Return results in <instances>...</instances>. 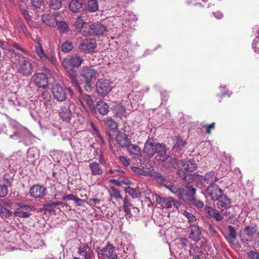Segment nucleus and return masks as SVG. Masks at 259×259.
<instances>
[{
    "label": "nucleus",
    "mask_w": 259,
    "mask_h": 259,
    "mask_svg": "<svg viewBox=\"0 0 259 259\" xmlns=\"http://www.w3.org/2000/svg\"><path fill=\"white\" fill-rule=\"evenodd\" d=\"M49 6L54 10H58L62 6V1L61 0H50Z\"/></svg>",
    "instance_id": "obj_49"
},
{
    "label": "nucleus",
    "mask_w": 259,
    "mask_h": 259,
    "mask_svg": "<svg viewBox=\"0 0 259 259\" xmlns=\"http://www.w3.org/2000/svg\"><path fill=\"white\" fill-rule=\"evenodd\" d=\"M252 47L255 52L259 53V37L254 39L252 42Z\"/></svg>",
    "instance_id": "obj_63"
},
{
    "label": "nucleus",
    "mask_w": 259,
    "mask_h": 259,
    "mask_svg": "<svg viewBox=\"0 0 259 259\" xmlns=\"http://www.w3.org/2000/svg\"><path fill=\"white\" fill-rule=\"evenodd\" d=\"M200 252V248L199 247L196 245L194 244H190V248L189 250V254L190 255H193L194 256L195 255V253H199Z\"/></svg>",
    "instance_id": "obj_53"
},
{
    "label": "nucleus",
    "mask_w": 259,
    "mask_h": 259,
    "mask_svg": "<svg viewBox=\"0 0 259 259\" xmlns=\"http://www.w3.org/2000/svg\"><path fill=\"white\" fill-rule=\"evenodd\" d=\"M91 252H92V250L87 244H82L78 248V253L81 255H84V254Z\"/></svg>",
    "instance_id": "obj_44"
},
{
    "label": "nucleus",
    "mask_w": 259,
    "mask_h": 259,
    "mask_svg": "<svg viewBox=\"0 0 259 259\" xmlns=\"http://www.w3.org/2000/svg\"><path fill=\"white\" fill-rule=\"evenodd\" d=\"M198 179L202 183H206V184H209V185L212 184L215 185V183L219 180L215 173L212 171L208 172L204 176H199Z\"/></svg>",
    "instance_id": "obj_19"
},
{
    "label": "nucleus",
    "mask_w": 259,
    "mask_h": 259,
    "mask_svg": "<svg viewBox=\"0 0 259 259\" xmlns=\"http://www.w3.org/2000/svg\"><path fill=\"white\" fill-rule=\"evenodd\" d=\"M64 203L61 201L50 202L44 204V207L46 209L51 210L52 208H54L57 206L62 205Z\"/></svg>",
    "instance_id": "obj_51"
},
{
    "label": "nucleus",
    "mask_w": 259,
    "mask_h": 259,
    "mask_svg": "<svg viewBox=\"0 0 259 259\" xmlns=\"http://www.w3.org/2000/svg\"><path fill=\"white\" fill-rule=\"evenodd\" d=\"M73 48V45L71 41H65L61 46V50L64 53H68Z\"/></svg>",
    "instance_id": "obj_42"
},
{
    "label": "nucleus",
    "mask_w": 259,
    "mask_h": 259,
    "mask_svg": "<svg viewBox=\"0 0 259 259\" xmlns=\"http://www.w3.org/2000/svg\"><path fill=\"white\" fill-rule=\"evenodd\" d=\"M247 257L250 259H259V254L253 250L249 251L247 253Z\"/></svg>",
    "instance_id": "obj_61"
},
{
    "label": "nucleus",
    "mask_w": 259,
    "mask_h": 259,
    "mask_svg": "<svg viewBox=\"0 0 259 259\" xmlns=\"http://www.w3.org/2000/svg\"><path fill=\"white\" fill-rule=\"evenodd\" d=\"M55 27H57V29L61 34L68 33L70 31L68 24L63 21H58Z\"/></svg>",
    "instance_id": "obj_27"
},
{
    "label": "nucleus",
    "mask_w": 259,
    "mask_h": 259,
    "mask_svg": "<svg viewBox=\"0 0 259 259\" xmlns=\"http://www.w3.org/2000/svg\"><path fill=\"white\" fill-rule=\"evenodd\" d=\"M87 9L91 12H96L98 9V5L96 0H88Z\"/></svg>",
    "instance_id": "obj_40"
},
{
    "label": "nucleus",
    "mask_w": 259,
    "mask_h": 259,
    "mask_svg": "<svg viewBox=\"0 0 259 259\" xmlns=\"http://www.w3.org/2000/svg\"><path fill=\"white\" fill-rule=\"evenodd\" d=\"M60 118L66 122H69L72 118V112L67 106H62L58 110Z\"/></svg>",
    "instance_id": "obj_21"
},
{
    "label": "nucleus",
    "mask_w": 259,
    "mask_h": 259,
    "mask_svg": "<svg viewBox=\"0 0 259 259\" xmlns=\"http://www.w3.org/2000/svg\"><path fill=\"white\" fill-rule=\"evenodd\" d=\"M47 193V190L44 186L37 184L30 187L29 190L30 195L35 199L43 198Z\"/></svg>",
    "instance_id": "obj_13"
},
{
    "label": "nucleus",
    "mask_w": 259,
    "mask_h": 259,
    "mask_svg": "<svg viewBox=\"0 0 259 259\" xmlns=\"http://www.w3.org/2000/svg\"><path fill=\"white\" fill-rule=\"evenodd\" d=\"M115 111L116 115L120 118H121L122 117L126 116L125 108L122 105L120 104L116 105L115 107Z\"/></svg>",
    "instance_id": "obj_46"
},
{
    "label": "nucleus",
    "mask_w": 259,
    "mask_h": 259,
    "mask_svg": "<svg viewBox=\"0 0 259 259\" xmlns=\"http://www.w3.org/2000/svg\"><path fill=\"white\" fill-rule=\"evenodd\" d=\"M183 166L187 171H193L197 167V164L194 160H184L183 161Z\"/></svg>",
    "instance_id": "obj_28"
},
{
    "label": "nucleus",
    "mask_w": 259,
    "mask_h": 259,
    "mask_svg": "<svg viewBox=\"0 0 259 259\" xmlns=\"http://www.w3.org/2000/svg\"><path fill=\"white\" fill-rule=\"evenodd\" d=\"M67 69L68 75L71 80L72 85L75 87L77 90H80L79 82L77 79V73L76 70L72 67L66 68Z\"/></svg>",
    "instance_id": "obj_22"
},
{
    "label": "nucleus",
    "mask_w": 259,
    "mask_h": 259,
    "mask_svg": "<svg viewBox=\"0 0 259 259\" xmlns=\"http://www.w3.org/2000/svg\"><path fill=\"white\" fill-rule=\"evenodd\" d=\"M35 51L40 59L44 61L47 60L48 56H47V55L45 53L44 50L40 44H38V45L35 47Z\"/></svg>",
    "instance_id": "obj_45"
},
{
    "label": "nucleus",
    "mask_w": 259,
    "mask_h": 259,
    "mask_svg": "<svg viewBox=\"0 0 259 259\" xmlns=\"http://www.w3.org/2000/svg\"><path fill=\"white\" fill-rule=\"evenodd\" d=\"M92 25V23L85 22L80 29V32L85 35H91V31H93Z\"/></svg>",
    "instance_id": "obj_37"
},
{
    "label": "nucleus",
    "mask_w": 259,
    "mask_h": 259,
    "mask_svg": "<svg viewBox=\"0 0 259 259\" xmlns=\"http://www.w3.org/2000/svg\"><path fill=\"white\" fill-rule=\"evenodd\" d=\"M155 200L156 202L160 204L162 207L169 208L172 206L178 207L179 203L178 201L175 200L171 197H163L160 195H155Z\"/></svg>",
    "instance_id": "obj_11"
},
{
    "label": "nucleus",
    "mask_w": 259,
    "mask_h": 259,
    "mask_svg": "<svg viewBox=\"0 0 259 259\" xmlns=\"http://www.w3.org/2000/svg\"><path fill=\"white\" fill-rule=\"evenodd\" d=\"M32 81L39 88L45 89L48 85L47 76L44 73H37L33 76Z\"/></svg>",
    "instance_id": "obj_12"
},
{
    "label": "nucleus",
    "mask_w": 259,
    "mask_h": 259,
    "mask_svg": "<svg viewBox=\"0 0 259 259\" xmlns=\"http://www.w3.org/2000/svg\"><path fill=\"white\" fill-rule=\"evenodd\" d=\"M205 210L211 217L214 218L217 221H221L223 218V216L217 210L211 206H206Z\"/></svg>",
    "instance_id": "obj_26"
},
{
    "label": "nucleus",
    "mask_w": 259,
    "mask_h": 259,
    "mask_svg": "<svg viewBox=\"0 0 259 259\" xmlns=\"http://www.w3.org/2000/svg\"><path fill=\"white\" fill-rule=\"evenodd\" d=\"M52 92L54 98L58 101L62 102L66 98L65 91L59 85H54L52 88Z\"/></svg>",
    "instance_id": "obj_16"
},
{
    "label": "nucleus",
    "mask_w": 259,
    "mask_h": 259,
    "mask_svg": "<svg viewBox=\"0 0 259 259\" xmlns=\"http://www.w3.org/2000/svg\"><path fill=\"white\" fill-rule=\"evenodd\" d=\"M85 22L84 21V16L81 15L76 18L73 23V25L76 28L80 30Z\"/></svg>",
    "instance_id": "obj_48"
},
{
    "label": "nucleus",
    "mask_w": 259,
    "mask_h": 259,
    "mask_svg": "<svg viewBox=\"0 0 259 259\" xmlns=\"http://www.w3.org/2000/svg\"><path fill=\"white\" fill-rule=\"evenodd\" d=\"M107 104L103 100H99L97 103V108L101 114H107L109 112Z\"/></svg>",
    "instance_id": "obj_31"
},
{
    "label": "nucleus",
    "mask_w": 259,
    "mask_h": 259,
    "mask_svg": "<svg viewBox=\"0 0 259 259\" xmlns=\"http://www.w3.org/2000/svg\"><path fill=\"white\" fill-rule=\"evenodd\" d=\"M206 193L213 200H215L223 194V190L216 184L207 187Z\"/></svg>",
    "instance_id": "obj_14"
},
{
    "label": "nucleus",
    "mask_w": 259,
    "mask_h": 259,
    "mask_svg": "<svg viewBox=\"0 0 259 259\" xmlns=\"http://www.w3.org/2000/svg\"><path fill=\"white\" fill-rule=\"evenodd\" d=\"M189 237L193 241L197 242L200 240L201 232L198 226L190 225L189 227Z\"/></svg>",
    "instance_id": "obj_20"
},
{
    "label": "nucleus",
    "mask_w": 259,
    "mask_h": 259,
    "mask_svg": "<svg viewBox=\"0 0 259 259\" xmlns=\"http://www.w3.org/2000/svg\"><path fill=\"white\" fill-rule=\"evenodd\" d=\"M182 213L188 220L189 222L193 223L196 221V219L192 213H190L187 210H184Z\"/></svg>",
    "instance_id": "obj_55"
},
{
    "label": "nucleus",
    "mask_w": 259,
    "mask_h": 259,
    "mask_svg": "<svg viewBox=\"0 0 259 259\" xmlns=\"http://www.w3.org/2000/svg\"><path fill=\"white\" fill-rule=\"evenodd\" d=\"M82 7V3L79 0H72L69 5L71 11L74 13L78 12Z\"/></svg>",
    "instance_id": "obj_36"
},
{
    "label": "nucleus",
    "mask_w": 259,
    "mask_h": 259,
    "mask_svg": "<svg viewBox=\"0 0 259 259\" xmlns=\"http://www.w3.org/2000/svg\"><path fill=\"white\" fill-rule=\"evenodd\" d=\"M187 189L188 193L185 190L184 197L182 198L184 201L187 202L191 199V197L194 198V195L196 193V189L192 186H188Z\"/></svg>",
    "instance_id": "obj_35"
},
{
    "label": "nucleus",
    "mask_w": 259,
    "mask_h": 259,
    "mask_svg": "<svg viewBox=\"0 0 259 259\" xmlns=\"http://www.w3.org/2000/svg\"><path fill=\"white\" fill-rule=\"evenodd\" d=\"M191 198V199L189 201H187V202L191 203L198 207V208H202L204 206V204L202 201L199 200H197L195 197Z\"/></svg>",
    "instance_id": "obj_54"
},
{
    "label": "nucleus",
    "mask_w": 259,
    "mask_h": 259,
    "mask_svg": "<svg viewBox=\"0 0 259 259\" xmlns=\"http://www.w3.org/2000/svg\"><path fill=\"white\" fill-rule=\"evenodd\" d=\"M79 95L78 96L79 100L81 105L84 107L85 104L88 105L90 108L93 109L94 108V102L91 96L86 93H83L81 89L77 90Z\"/></svg>",
    "instance_id": "obj_18"
},
{
    "label": "nucleus",
    "mask_w": 259,
    "mask_h": 259,
    "mask_svg": "<svg viewBox=\"0 0 259 259\" xmlns=\"http://www.w3.org/2000/svg\"><path fill=\"white\" fill-rule=\"evenodd\" d=\"M215 201H218L217 207L222 211L227 210L231 206V201L230 199L224 194Z\"/></svg>",
    "instance_id": "obj_17"
},
{
    "label": "nucleus",
    "mask_w": 259,
    "mask_h": 259,
    "mask_svg": "<svg viewBox=\"0 0 259 259\" xmlns=\"http://www.w3.org/2000/svg\"><path fill=\"white\" fill-rule=\"evenodd\" d=\"M185 144V142L182 139H178L177 142L175 146V149H177V150L181 149Z\"/></svg>",
    "instance_id": "obj_60"
},
{
    "label": "nucleus",
    "mask_w": 259,
    "mask_h": 259,
    "mask_svg": "<svg viewBox=\"0 0 259 259\" xmlns=\"http://www.w3.org/2000/svg\"><path fill=\"white\" fill-rule=\"evenodd\" d=\"M162 161H163V166L168 168H176L177 166V162L176 159L169 157L168 155L164 160Z\"/></svg>",
    "instance_id": "obj_33"
},
{
    "label": "nucleus",
    "mask_w": 259,
    "mask_h": 259,
    "mask_svg": "<svg viewBox=\"0 0 259 259\" xmlns=\"http://www.w3.org/2000/svg\"><path fill=\"white\" fill-rule=\"evenodd\" d=\"M158 143H155L152 139H148L145 143L143 152L149 156H153L157 150V145Z\"/></svg>",
    "instance_id": "obj_15"
},
{
    "label": "nucleus",
    "mask_w": 259,
    "mask_h": 259,
    "mask_svg": "<svg viewBox=\"0 0 259 259\" xmlns=\"http://www.w3.org/2000/svg\"><path fill=\"white\" fill-rule=\"evenodd\" d=\"M115 184L117 186H120L121 184H124L125 185H129L130 184V181L127 179H120L118 180H114L113 181Z\"/></svg>",
    "instance_id": "obj_58"
},
{
    "label": "nucleus",
    "mask_w": 259,
    "mask_h": 259,
    "mask_svg": "<svg viewBox=\"0 0 259 259\" xmlns=\"http://www.w3.org/2000/svg\"><path fill=\"white\" fill-rule=\"evenodd\" d=\"M116 142L121 147H127L130 144V140L125 134L119 132L116 136Z\"/></svg>",
    "instance_id": "obj_25"
},
{
    "label": "nucleus",
    "mask_w": 259,
    "mask_h": 259,
    "mask_svg": "<svg viewBox=\"0 0 259 259\" xmlns=\"http://www.w3.org/2000/svg\"><path fill=\"white\" fill-rule=\"evenodd\" d=\"M96 85L97 93L103 96L107 95L112 89L109 80L104 78L98 79Z\"/></svg>",
    "instance_id": "obj_8"
},
{
    "label": "nucleus",
    "mask_w": 259,
    "mask_h": 259,
    "mask_svg": "<svg viewBox=\"0 0 259 259\" xmlns=\"http://www.w3.org/2000/svg\"><path fill=\"white\" fill-rule=\"evenodd\" d=\"M31 3L32 6L36 8H39L43 4L42 0H31Z\"/></svg>",
    "instance_id": "obj_62"
},
{
    "label": "nucleus",
    "mask_w": 259,
    "mask_h": 259,
    "mask_svg": "<svg viewBox=\"0 0 259 259\" xmlns=\"http://www.w3.org/2000/svg\"><path fill=\"white\" fill-rule=\"evenodd\" d=\"M39 100L40 102H43V103L47 106H51L52 103V99L51 95L49 94L48 92H43L39 97Z\"/></svg>",
    "instance_id": "obj_30"
},
{
    "label": "nucleus",
    "mask_w": 259,
    "mask_h": 259,
    "mask_svg": "<svg viewBox=\"0 0 259 259\" xmlns=\"http://www.w3.org/2000/svg\"><path fill=\"white\" fill-rule=\"evenodd\" d=\"M257 231L255 225H247L245 227L240 233L241 240L245 246L248 245L249 243L252 241L253 236Z\"/></svg>",
    "instance_id": "obj_4"
},
{
    "label": "nucleus",
    "mask_w": 259,
    "mask_h": 259,
    "mask_svg": "<svg viewBox=\"0 0 259 259\" xmlns=\"http://www.w3.org/2000/svg\"><path fill=\"white\" fill-rule=\"evenodd\" d=\"M17 207L14 209V214L15 216L21 218H28L31 215V211H34L35 207L33 205H24L22 203H18Z\"/></svg>",
    "instance_id": "obj_6"
},
{
    "label": "nucleus",
    "mask_w": 259,
    "mask_h": 259,
    "mask_svg": "<svg viewBox=\"0 0 259 259\" xmlns=\"http://www.w3.org/2000/svg\"><path fill=\"white\" fill-rule=\"evenodd\" d=\"M89 167L93 175H100L103 172V170L100 166L99 164L96 162L91 163L89 164Z\"/></svg>",
    "instance_id": "obj_34"
},
{
    "label": "nucleus",
    "mask_w": 259,
    "mask_h": 259,
    "mask_svg": "<svg viewBox=\"0 0 259 259\" xmlns=\"http://www.w3.org/2000/svg\"><path fill=\"white\" fill-rule=\"evenodd\" d=\"M115 247L109 242L102 249L98 251V255L102 257H107V259H118L117 253H114Z\"/></svg>",
    "instance_id": "obj_10"
},
{
    "label": "nucleus",
    "mask_w": 259,
    "mask_h": 259,
    "mask_svg": "<svg viewBox=\"0 0 259 259\" xmlns=\"http://www.w3.org/2000/svg\"><path fill=\"white\" fill-rule=\"evenodd\" d=\"M8 194V188L6 185H0V198L5 197Z\"/></svg>",
    "instance_id": "obj_59"
},
{
    "label": "nucleus",
    "mask_w": 259,
    "mask_h": 259,
    "mask_svg": "<svg viewBox=\"0 0 259 259\" xmlns=\"http://www.w3.org/2000/svg\"><path fill=\"white\" fill-rule=\"evenodd\" d=\"M157 146H158V147L156 153L157 154V156L159 157L160 160H164L167 156L166 154L167 149L165 145L159 143L157 145Z\"/></svg>",
    "instance_id": "obj_29"
},
{
    "label": "nucleus",
    "mask_w": 259,
    "mask_h": 259,
    "mask_svg": "<svg viewBox=\"0 0 259 259\" xmlns=\"http://www.w3.org/2000/svg\"><path fill=\"white\" fill-rule=\"evenodd\" d=\"M41 20L45 25L52 27H55V25H56L58 21L56 19V16L51 14L42 15Z\"/></svg>",
    "instance_id": "obj_23"
},
{
    "label": "nucleus",
    "mask_w": 259,
    "mask_h": 259,
    "mask_svg": "<svg viewBox=\"0 0 259 259\" xmlns=\"http://www.w3.org/2000/svg\"><path fill=\"white\" fill-rule=\"evenodd\" d=\"M80 74L85 82L86 90L91 87L92 80L96 78L99 75L96 70L89 66H83L81 69Z\"/></svg>",
    "instance_id": "obj_5"
},
{
    "label": "nucleus",
    "mask_w": 259,
    "mask_h": 259,
    "mask_svg": "<svg viewBox=\"0 0 259 259\" xmlns=\"http://www.w3.org/2000/svg\"><path fill=\"white\" fill-rule=\"evenodd\" d=\"M126 193H128L133 198H138L141 196L140 191L131 187L126 188L124 190Z\"/></svg>",
    "instance_id": "obj_39"
},
{
    "label": "nucleus",
    "mask_w": 259,
    "mask_h": 259,
    "mask_svg": "<svg viewBox=\"0 0 259 259\" xmlns=\"http://www.w3.org/2000/svg\"><path fill=\"white\" fill-rule=\"evenodd\" d=\"M50 156L54 161L56 162H60L62 159L63 152L59 150L51 151Z\"/></svg>",
    "instance_id": "obj_47"
},
{
    "label": "nucleus",
    "mask_w": 259,
    "mask_h": 259,
    "mask_svg": "<svg viewBox=\"0 0 259 259\" xmlns=\"http://www.w3.org/2000/svg\"><path fill=\"white\" fill-rule=\"evenodd\" d=\"M1 129L3 132L5 133L8 135H10L11 138H14L19 141V142H22L26 140L27 137L29 136V132L25 128L16 126L14 127L13 126H10L9 130H5L6 126L5 125H1Z\"/></svg>",
    "instance_id": "obj_3"
},
{
    "label": "nucleus",
    "mask_w": 259,
    "mask_h": 259,
    "mask_svg": "<svg viewBox=\"0 0 259 259\" xmlns=\"http://www.w3.org/2000/svg\"><path fill=\"white\" fill-rule=\"evenodd\" d=\"M127 147L130 154L137 157L141 156V150L139 146L130 143Z\"/></svg>",
    "instance_id": "obj_32"
},
{
    "label": "nucleus",
    "mask_w": 259,
    "mask_h": 259,
    "mask_svg": "<svg viewBox=\"0 0 259 259\" xmlns=\"http://www.w3.org/2000/svg\"><path fill=\"white\" fill-rule=\"evenodd\" d=\"M228 229L229 231V237L230 242L231 243H233L235 242L237 237L236 229L234 227L231 225L228 226Z\"/></svg>",
    "instance_id": "obj_38"
},
{
    "label": "nucleus",
    "mask_w": 259,
    "mask_h": 259,
    "mask_svg": "<svg viewBox=\"0 0 259 259\" xmlns=\"http://www.w3.org/2000/svg\"><path fill=\"white\" fill-rule=\"evenodd\" d=\"M119 160L124 166H128L130 164L129 159L123 156H120L119 157Z\"/></svg>",
    "instance_id": "obj_64"
},
{
    "label": "nucleus",
    "mask_w": 259,
    "mask_h": 259,
    "mask_svg": "<svg viewBox=\"0 0 259 259\" xmlns=\"http://www.w3.org/2000/svg\"><path fill=\"white\" fill-rule=\"evenodd\" d=\"M21 13L22 15L23 16V17L25 18V19L27 21H30L31 19V17L29 15L28 12L27 10L24 9H21L20 10Z\"/></svg>",
    "instance_id": "obj_57"
},
{
    "label": "nucleus",
    "mask_w": 259,
    "mask_h": 259,
    "mask_svg": "<svg viewBox=\"0 0 259 259\" xmlns=\"http://www.w3.org/2000/svg\"><path fill=\"white\" fill-rule=\"evenodd\" d=\"M106 125L107 127L111 130H115L117 127V124L115 121L110 118H107L106 121Z\"/></svg>",
    "instance_id": "obj_52"
},
{
    "label": "nucleus",
    "mask_w": 259,
    "mask_h": 259,
    "mask_svg": "<svg viewBox=\"0 0 259 259\" xmlns=\"http://www.w3.org/2000/svg\"><path fill=\"white\" fill-rule=\"evenodd\" d=\"M10 51L13 52L12 50ZM13 53L18 58V61L15 66L17 73L24 76L30 75L33 71L32 63L22 55L14 52Z\"/></svg>",
    "instance_id": "obj_1"
},
{
    "label": "nucleus",
    "mask_w": 259,
    "mask_h": 259,
    "mask_svg": "<svg viewBox=\"0 0 259 259\" xmlns=\"http://www.w3.org/2000/svg\"><path fill=\"white\" fill-rule=\"evenodd\" d=\"M13 215V211L4 207L0 203V216L2 218H8Z\"/></svg>",
    "instance_id": "obj_43"
},
{
    "label": "nucleus",
    "mask_w": 259,
    "mask_h": 259,
    "mask_svg": "<svg viewBox=\"0 0 259 259\" xmlns=\"http://www.w3.org/2000/svg\"><path fill=\"white\" fill-rule=\"evenodd\" d=\"M97 44L95 39L85 38L80 41L78 48L81 52L89 53L93 52Z\"/></svg>",
    "instance_id": "obj_9"
},
{
    "label": "nucleus",
    "mask_w": 259,
    "mask_h": 259,
    "mask_svg": "<svg viewBox=\"0 0 259 259\" xmlns=\"http://www.w3.org/2000/svg\"><path fill=\"white\" fill-rule=\"evenodd\" d=\"M178 243L181 245V247L184 248V249H187V248H190V244H191L189 243V240L184 238H181L178 240Z\"/></svg>",
    "instance_id": "obj_50"
},
{
    "label": "nucleus",
    "mask_w": 259,
    "mask_h": 259,
    "mask_svg": "<svg viewBox=\"0 0 259 259\" xmlns=\"http://www.w3.org/2000/svg\"><path fill=\"white\" fill-rule=\"evenodd\" d=\"M123 202V209L125 212V214L131 217L132 215L131 213V207L132 206V204L130 202V200L127 197H125L124 199Z\"/></svg>",
    "instance_id": "obj_41"
},
{
    "label": "nucleus",
    "mask_w": 259,
    "mask_h": 259,
    "mask_svg": "<svg viewBox=\"0 0 259 259\" xmlns=\"http://www.w3.org/2000/svg\"><path fill=\"white\" fill-rule=\"evenodd\" d=\"M154 177L158 182L161 183L165 188L179 199H182L184 198L185 196V189L184 188L178 187L176 183L168 181L160 173H155Z\"/></svg>",
    "instance_id": "obj_2"
},
{
    "label": "nucleus",
    "mask_w": 259,
    "mask_h": 259,
    "mask_svg": "<svg viewBox=\"0 0 259 259\" xmlns=\"http://www.w3.org/2000/svg\"><path fill=\"white\" fill-rule=\"evenodd\" d=\"M93 31H91V35H103L107 31L108 28L101 23L93 24Z\"/></svg>",
    "instance_id": "obj_24"
},
{
    "label": "nucleus",
    "mask_w": 259,
    "mask_h": 259,
    "mask_svg": "<svg viewBox=\"0 0 259 259\" xmlns=\"http://www.w3.org/2000/svg\"><path fill=\"white\" fill-rule=\"evenodd\" d=\"M110 195L112 197L116 198L117 199L121 198V195L119 191L116 188H112L110 190Z\"/></svg>",
    "instance_id": "obj_56"
},
{
    "label": "nucleus",
    "mask_w": 259,
    "mask_h": 259,
    "mask_svg": "<svg viewBox=\"0 0 259 259\" xmlns=\"http://www.w3.org/2000/svg\"><path fill=\"white\" fill-rule=\"evenodd\" d=\"M84 59L78 54H74L63 60L62 65L65 68L79 67L83 63Z\"/></svg>",
    "instance_id": "obj_7"
}]
</instances>
